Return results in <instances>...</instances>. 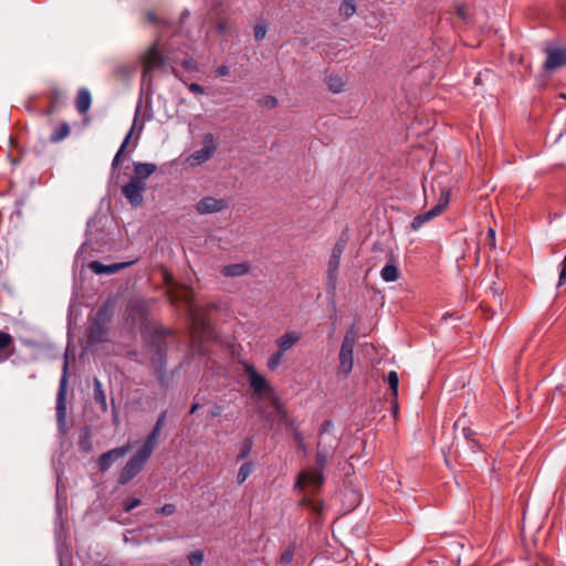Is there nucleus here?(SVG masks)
<instances>
[{
	"mask_svg": "<svg viewBox=\"0 0 566 566\" xmlns=\"http://www.w3.org/2000/svg\"><path fill=\"white\" fill-rule=\"evenodd\" d=\"M188 303L190 316V338L198 353L203 352L206 345L216 339V332L211 325L209 313L216 307L213 303L199 302L192 290L179 284V302Z\"/></svg>",
	"mask_w": 566,
	"mask_h": 566,
	"instance_id": "f257e3e1",
	"label": "nucleus"
},
{
	"mask_svg": "<svg viewBox=\"0 0 566 566\" xmlns=\"http://www.w3.org/2000/svg\"><path fill=\"white\" fill-rule=\"evenodd\" d=\"M166 423V412H163L154 429L144 441L140 449L126 462L118 478V483L124 485L133 480L145 467L150 458L160 434L161 428Z\"/></svg>",
	"mask_w": 566,
	"mask_h": 566,
	"instance_id": "f03ea898",
	"label": "nucleus"
},
{
	"mask_svg": "<svg viewBox=\"0 0 566 566\" xmlns=\"http://www.w3.org/2000/svg\"><path fill=\"white\" fill-rule=\"evenodd\" d=\"M170 54L171 52L167 44L161 39L157 40L143 55L144 76H147L151 71L166 67H169L175 73L176 69L170 63Z\"/></svg>",
	"mask_w": 566,
	"mask_h": 566,
	"instance_id": "7ed1b4c3",
	"label": "nucleus"
},
{
	"mask_svg": "<svg viewBox=\"0 0 566 566\" xmlns=\"http://www.w3.org/2000/svg\"><path fill=\"white\" fill-rule=\"evenodd\" d=\"M201 144L202 147L200 149L195 150L185 158L184 166L193 168L209 161L219 147L218 138L211 133L202 135Z\"/></svg>",
	"mask_w": 566,
	"mask_h": 566,
	"instance_id": "20e7f679",
	"label": "nucleus"
},
{
	"mask_svg": "<svg viewBox=\"0 0 566 566\" xmlns=\"http://www.w3.org/2000/svg\"><path fill=\"white\" fill-rule=\"evenodd\" d=\"M332 422L325 421L319 432L317 444L316 463L324 468L337 446V438L331 432Z\"/></svg>",
	"mask_w": 566,
	"mask_h": 566,
	"instance_id": "39448f33",
	"label": "nucleus"
},
{
	"mask_svg": "<svg viewBox=\"0 0 566 566\" xmlns=\"http://www.w3.org/2000/svg\"><path fill=\"white\" fill-rule=\"evenodd\" d=\"M438 186L440 188V195L437 205L430 209L429 211L418 214L413 218L412 222L410 223V229L412 231H418L422 228V226L430 220L434 219L436 217L440 216L450 201V190L448 187H441L440 182H438Z\"/></svg>",
	"mask_w": 566,
	"mask_h": 566,
	"instance_id": "423d86ee",
	"label": "nucleus"
},
{
	"mask_svg": "<svg viewBox=\"0 0 566 566\" xmlns=\"http://www.w3.org/2000/svg\"><path fill=\"white\" fill-rule=\"evenodd\" d=\"M355 340L354 335H346L340 346L338 373L344 377H347L350 374L354 366Z\"/></svg>",
	"mask_w": 566,
	"mask_h": 566,
	"instance_id": "0eeeda50",
	"label": "nucleus"
},
{
	"mask_svg": "<svg viewBox=\"0 0 566 566\" xmlns=\"http://www.w3.org/2000/svg\"><path fill=\"white\" fill-rule=\"evenodd\" d=\"M322 469L323 468L318 467L316 469L303 470L298 475L295 486L301 490L315 492L324 482Z\"/></svg>",
	"mask_w": 566,
	"mask_h": 566,
	"instance_id": "6e6552de",
	"label": "nucleus"
},
{
	"mask_svg": "<svg viewBox=\"0 0 566 566\" xmlns=\"http://www.w3.org/2000/svg\"><path fill=\"white\" fill-rule=\"evenodd\" d=\"M244 371L248 376L251 388L260 398H268L272 395V387L269 385L265 377L259 374L253 366L245 365Z\"/></svg>",
	"mask_w": 566,
	"mask_h": 566,
	"instance_id": "1a4fd4ad",
	"label": "nucleus"
},
{
	"mask_svg": "<svg viewBox=\"0 0 566 566\" xmlns=\"http://www.w3.org/2000/svg\"><path fill=\"white\" fill-rule=\"evenodd\" d=\"M145 191L146 182L137 181L133 178L122 187L123 196L134 208H138L143 205Z\"/></svg>",
	"mask_w": 566,
	"mask_h": 566,
	"instance_id": "9d476101",
	"label": "nucleus"
},
{
	"mask_svg": "<svg viewBox=\"0 0 566 566\" xmlns=\"http://www.w3.org/2000/svg\"><path fill=\"white\" fill-rule=\"evenodd\" d=\"M140 112H142V105L138 104L137 107H136V111H135V116H134L133 125H132V127H130L129 132L127 133L123 144L120 145L118 151L116 153V155H115V157L113 159V163H112L113 169H116L118 167L120 156L123 155V153H124V150H125L129 139L132 138L134 132L137 129L138 130V135H139L140 132L143 130L145 118L142 117Z\"/></svg>",
	"mask_w": 566,
	"mask_h": 566,
	"instance_id": "9b49d317",
	"label": "nucleus"
},
{
	"mask_svg": "<svg viewBox=\"0 0 566 566\" xmlns=\"http://www.w3.org/2000/svg\"><path fill=\"white\" fill-rule=\"evenodd\" d=\"M229 203L226 199L216 197H205L196 205V210L199 214L217 213L226 210Z\"/></svg>",
	"mask_w": 566,
	"mask_h": 566,
	"instance_id": "f8f14e48",
	"label": "nucleus"
},
{
	"mask_svg": "<svg viewBox=\"0 0 566 566\" xmlns=\"http://www.w3.org/2000/svg\"><path fill=\"white\" fill-rule=\"evenodd\" d=\"M130 449V444H125L103 453L97 460L99 470L106 472L115 461L125 457Z\"/></svg>",
	"mask_w": 566,
	"mask_h": 566,
	"instance_id": "ddd939ff",
	"label": "nucleus"
},
{
	"mask_svg": "<svg viewBox=\"0 0 566 566\" xmlns=\"http://www.w3.org/2000/svg\"><path fill=\"white\" fill-rule=\"evenodd\" d=\"M386 264L380 271L382 281L390 283L396 282L400 276L399 262L392 251L386 253Z\"/></svg>",
	"mask_w": 566,
	"mask_h": 566,
	"instance_id": "4468645a",
	"label": "nucleus"
},
{
	"mask_svg": "<svg viewBox=\"0 0 566 566\" xmlns=\"http://www.w3.org/2000/svg\"><path fill=\"white\" fill-rule=\"evenodd\" d=\"M344 252V243L338 242L335 244V247L332 250L329 261H328V269H327V276L329 284L335 287L336 281H337V271L340 263V258Z\"/></svg>",
	"mask_w": 566,
	"mask_h": 566,
	"instance_id": "2eb2a0df",
	"label": "nucleus"
},
{
	"mask_svg": "<svg viewBox=\"0 0 566 566\" xmlns=\"http://www.w3.org/2000/svg\"><path fill=\"white\" fill-rule=\"evenodd\" d=\"M545 69L548 71L566 65V48H552L546 50Z\"/></svg>",
	"mask_w": 566,
	"mask_h": 566,
	"instance_id": "dca6fc26",
	"label": "nucleus"
},
{
	"mask_svg": "<svg viewBox=\"0 0 566 566\" xmlns=\"http://www.w3.org/2000/svg\"><path fill=\"white\" fill-rule=\"evenodd\" d=\"M251 271L250 262L227 264L220 268V274L224 277H241Z\"/></svg>",
	"mask_w": 566,
	"mask_h": 566,
	"instance_id": "f3484780",
	"label": "nucleus"
},
{
	"mask_svg": "<svg viewBox=\"0 0 566 566\" xmlns=\"http://www.w3.org/2000/svg\"><path fill=\"white\" fill-rule=\"evenodd\" d=\"M157 170V166L155 164L149 163H135L134 164V175L133 179L142 182H146V180Z\"/></svg>",
	"mask_w": 566,
	"mask_h": 566,
	"instance_id": "a211bd4d",
	"label": "nucleus"
},
{
	"mask_svg": "<svg viewBox=\"0 0 566 566\" xmlns=\"http://www.w3.org/2000/svg\"><path fill=\"white\" fill-rule=\"evenodd\" d=\"M128 264L129 263H113L106 265L98 261H93L90 263L88 268L96 274H113L126 268Z\"/></svg>",
	"mask_w": 566,
	"mask_h": 566,
	"instance_id": "6ab92c4d",
	"label": "nucleus"
},
{
	"mask_svg": "<svg viewBox=\"0 0 566 566\" xmlns=\"http://www.w3.org/2000/svg\"><path fill=\"white\" fill-rule=\"evenodd\" d=\"M13 353V338L6 332H0V363L7 360Z\"/></svg>",
	"mask_w": 566,
	"mask_h": 566,
	"instance_id": "aec40b11",
	"label": "nucleus"
},
{
	"mask_svg": "<svg viewBox=\"0 0 566 566\" xmlns=\"http://www.w3.org/2000/svg\"><path fill=\"white\" fill-rule=\"evenodd\" d=\"M301 338L297 332H287L276 339V345L281 352H287L291 349Z\"/></svg>",
	"mask_w": 566,
	"mask_h": 566,
	"instance_id": "412c9836",
	"label": "nucleus"
},
{
	"mask_svg": "<svg viewBox=\"0 0 566 566\" xmlns=\"http://www.w3.org/2000/svg\"><path fill=\"white\" fill-rule=\"evenodd\" d=\"M106 337H107V331L103 324H101L98 322H94L88 327V343H91V344L101 343V342L106 340Z\"/></svg>",
	"mask_w": 566,
	"mask_h": 566,
	"instance_id": "4be33fe9",
	"label": "nucleus"
},
{
	"mask_svg": "<svg viewBox=\"0 0 566 566\" xmlns=\"http://www.w3.org/2000/svg\"><path fill=\"white\" fill-rule=\"evenodd\" d=\"M91 106V94L87 90H80L76 97V109L78 113L84 114L88 111Z\"/></svg>",
	"mask_w": 566,
	"mask_h": 566,
	"instance_id": "5701e85b",
	"label": "nucleus"
},
{
	"mask_svg": "<svg viewBox=\"0 0 566 566\" xmlns=\"http://www.w3.org/2000/svg\"><path fill=\"white\" fill-rule=\"evenodd\" d=\"M94 399L103 411L107 410L106 395L103 390L102 382L97 378H94Z\"/></svg>",
	"mask_w": 566,
	"mask_h": 566,
	"instance_id": "b1692460",
	"label": "nucleus"
},
{
	"mask_svg": "<svg viewBox=\"0 0 566 566\" xmlns=\"http://www.w3.org/2000/svg\"><path fill=\"white\" fill-rule=\"evenodd\" d=\"M71 128L67 123H62L54 133L51 135L50 140L52 143H59L70 135Z\"/></svg>",
	"mask_w": 566,
	"mask_h": 566,
	"instance_id": "393cba45",
	"label": "nucleus"
},
{
	"mask_svg": "<svg viewBox=\"0 0 566 566\" xmlns=\"http://www.w3.org/2000/svg\"><path fill=\"white\" fill-rule=\"evenodd\" d=\"M387 382L391 390V396L394 398V401L396 402V399L398 397V386H399V377L396 371H389L387 376Z\"/></svg>",
	"mask_w": 566,
	"mask_h": 566,
	"instance_id": "a878e982",
	"label": "nucleus"
},
{
	"mask_svg": "<svg viewBox=\"0 0 566 566\" xmlns=\"http://www.w3.org/2000/svg\"><path fill=\"white\" fill-rule=\"evenodd\" d=\"M66 370H67V363L64 364L63 367V376L61 378L60 384V391H59V405H57V412L59 415L63 411V396L66 387Z\"/></svg>",
	"mask_w": 566,
	"mask_h": 566,
	"instance_id": "bb28decb",
	"label": "nucleus"
},
{
	"mask_svg": "<svg viewBox=\"0 0 566 566\" xmlns=\"http://www.w3.org/2000/svg\"><path fill=\"white\" fill-rule=\"evenodd\" d=\"M329 91L333 93H340L344 91L345 82L339 76H329L327 80Z\"/></svg>",
	"mask_w": 566,
	"mask_h": 566,
	"instance_id": "cd10ccee",
	"label": "nucleus"
},
{
	"mask_svg": "<svg viewBox=\"0 0 566 566\" xmlns=\"http://www.w3.org/2000/svg\"><path fill=\"white\" fill-rule=\"evenodd\" d=\"M356 12L355 3L352 0H344L339 7L340 15L349 18Z\"/></svg>",
	"mask_w": 566,
	"mask_h": 566,
	"instance_id": "c85d7f7f",
	"label": "nucleus"
},
{
	"mask_svg": "<svg viewBox=\"0 0 566 566\" xmlns=\"http://www.w3.org/2000/svg\"><path fill=\"white\" fill-rule=\"evenodd\" d=\"M294 553H295L294 546L291 545V546L286 547L284 549V552L279 557V564H282V565L290 564L293 560Z\"/></svg>",
	"mask_w": 566,
	"mask_h": 566,
	"instance_id": "c756f323",
	"label": "nucleus"
},
{
	"mask_svg": "<svg viewBox=\"0 0 566 566\" xmlns=\"http://www.w3.org/2000/svg\"><path fill=\"white\" fill-rule=\"evenodd\" d=\"M252 467L250 463H243L238 472L237 481L239 484H242L251 474Z\"/></svg>",
	"mask_w": 566,
	"mask_h": 566,
	"instance_id": "7c9ffc66",
	"label": "nucleus"
},
{
	"mask_svg": "<svg viewBox=\"0 0 566 566\" xmlns=\"http://www.w3.org/2000/svg\"><path fill=\"white\" fill-rule=\"evenodd\" d=\"M266 33H268V28H266L265 23L260 22V23L255 24L253 34H254V39L256 41L263 40L265 38Z\"/></svg>",
	"mask_w": 566,
	"mask_h": 566,
	"instance_id": "2f4dec72",
	"label": "nucleus"
},
{
	"mask_svg": "<svg viewBox=\"0 0 566 566\" xmlns=\"http://www.w3.org/2000/svg\"><path fill=\"white\" fill-rule=\"evenodd\" d=\"M188 560L191 566H201L203 562L202 551H195L188 555Z\"/></svg>",
	"mask_w": 566,
	"mask_h": 566,
	"instance_id": "473e14b6",
	"label": "nucleus"
},
{
	"mask_svg": "<svg viewBox=\"0 0 566 566\" xmlns=\"http://www.w3.org/2000/svg\"><path fill=\"white\" fill-rule=\"evenodd\" d=\"M283 352H281L279 349L277 353L273 354L269 360H268V367L271 369V370H274L282 361V358H283Z\"/></svg>",
	"mask_w": 566,
	"mask_h": 566,
	"instance_id": "72a5a7b5",
	"label": "nucleus"
},
{
	"mask_svg": "<svg viewBox=\"0 0 566 566\" xmlns=\"http://www.w3.org/2000/svg\"><path fill=\"white\" fill-rule=\"evenodd\" d=\"M139 504H140V500L139 499H135V497L127 499L125 501V504H124V510L126 512H130L132 510L137 507Z\"/></svg>",
	"mask_w": 566,
	"mask_h": 566,
	"instance_id": "f704fd0d",
	"label": "nucleus"
},
{
	"mask_svg": "<svg viewBox=\"0 0 566 566\" xmlns=\"http://www.w3.org/2000/svg\"><path fill=\"white\" fill-rule=\"evenodd\" d=\"M565 282H566V254H565V258H564V260L562 262V270H560V273H559L558 285H563Z\"/></svg>",
	"mask_w": 566,
	"mask_h": 566,
	"instance_id": "c9c22d12",
	"label": "nucleus"
},
{
	"mask_svg": "<svg viewBox=\"0 0 566 566\" xmlns=\"http://www.w3.org/2000/svg\"><path fill=\"white\" fill-rule=\"evenodd\" d=\"M251 447H252V446H251V442H249V441H248V442H245V443H244V446L242 447V450H241V452H240V454H239V457H238V458H239V459H243V458H245V457L250 453V451H251Z\"/></svg>",
	"mask_w": 566,
	"mask_h": 566,
	"instance_id": "e433bc0d",
	"label": "nucleus"
},
{
	"mask_svg": "<svg viewBox=\"0 0 566 566\" xmlns=\"http://www.w3.org/2000/svg\"><path fill=\"white\" fill-rule=\"evenodd\" d=\"M188 87L195 94L202 95L205 93L203 88L199 84L191 83Z\"/></svg>",
	"mask_w": 566,
	"mask_h": 566,
	"instance_id": "4c0bfd02",
	"label": "nucleus"
},
{
	"mask_svg": "<svg viewBox=\"0 0 566 566\" xmlns=\"http://www.w3.org/2000/svg\"><path fill=\"white\" fill-rule=\"evenodd\" d=\"M488 240H489V244L492 248H495V231L493 229L489 230V232H488Z\"/></svg>",
	"mask_w": 566,
	"mask_h": 566,
	"instance_id": "58836bf2",
	"label": "nucleus"
},
{
	"mask_svg": "<svg viewBox=\"0 0 566 566\" xmlns=\"http://www.w3.org/2000/svg\"><path fill=\"white\" fill-rule=\"evenodd\" d=\"M147 19L150 23H154V24H157L158 23V20L157 18L155 17V14L153 12H148L147 13Z\"/></svg>",
	"mask_w": 566,
	"mask_h": 566,
	"instance_id": "ea45409f",
	"label": "nucleus"
},
{
	"mask_svg": "<svg viewBox=\"0 0 566 566\" xmlns=\"http://www.w3.org/2000/svg\"><path fill=\"white\" fill-rule=\"evenodd\" d=\"M163 513L165 514H171L172 511H174V506L172 505H166L161 509Z\"/></svg>",
	"mask_w": 566,
	"mask_h": 566,
	"instance_id": "a19ab883",
	"label": "nucleus"
},
{
	"mask_svg": "<svg viewBox=\"0 0 566 566\" xmlns=\"http://www.w3.org/2000/svg\"><path fill=\"white\" fill-rule=\"evenodd\" d=\"M218 74L223 76V75H227L228 74V67L227 66H221L217 70Z\"/></svg>",
	"mask_w": 566,
	"mask_h": 566,
	"instance_id": "79ce46f5",
	"label": "nucleus"
},
{
	"mask_svg": "<svg viewBox=\"0 0 566 566\" xmlns=\"http://www.w3.org/2000/svg\"><path fill=\"white\" fill-rule=\"evenodd\" d=\"M224 28H226V25H224L223 23H220V24H219V30H220V31H223V30H224Z\"/></svg>",
	"mask_w": 566,
	"mask_h": 566,
	"instance_id": "37998d69",
	"label": "nucleus"
},
{
	"mask_svg": "<svg viewBox=\"0 0 566 566\" xmlns=\"http://www.w3.org/2000/svg\"><path fill=\"white\" fill-rule=\"evenodd\" d=\"M459 14L464 18V11L462 9H459Z\"/></svg>",
	"mask_w": 566,
	"mask_h": 566,
	"instance_id": "c03bdc74",
	"label": "nucleus"
},
{
	"mask_svg": "<svg viewBox=\"0 0 566 566\" xmlns=\"http://www.w3.org/2000/svg\"><path fill=\"white\" fill-rule=\"evenodd\" d=\"M468 432H470V429L464 430V436H465V437H469V433H468Z\"/></svg>",
	"mask_w": 566,
	"mask_h": 566,
	"instance_id": "a18cd8bd",
	"label": "nucleus"
},
{
	"mask_svg": "<svg viewBox=\"0 0 566 566\" xmlns=\"http://www.w3.org/2000/svg\"><path fill=\"white\" fill-rule=\"evenodd\" d=\"M468 432H470V429L464 430V436H465V437H469V433H468Z\"/></svg>",
	"mask_w": 566,
	"mask_h": 566,
	"instance_id": "49530a36",
	"label": "nucleus"
},
{
	"mask_svg": "<svg viewBox=\"0 0 566 566\" xmlns=\"http://www.w3.org/2000/svg\"><path fill=\"white\" fill-rule=\"evenodd\" d=\"M560 96L566 99V94H562Z\"/></svg>",
	"mask_w": 566,
	"mask_h": 566,
	"instance_id": "de8ad7c7",
	"label": "nucleus"
}]
</instances>
